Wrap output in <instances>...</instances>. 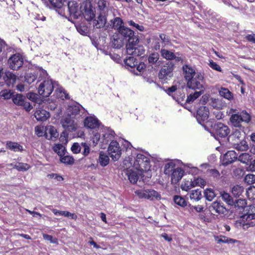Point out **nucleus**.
Listing matches in <instances>:
<instances>
[{"mask_svg":"<svg viewBox=\"0 0 255 255\" xmlns=\"http://www.w3.org/2000/svg\"><path fill=\"white\" fill-rule=\"evenodd\" d=\"M235 208V213L240 216V218L246 219V221L255 219V214H249L247 211L248 207L247 206V202L245 199H238L234 201L233 205Z\"/></svg>","mask_w":255,"mask_h":255,"instance_id":"obj_1","label":"nucleus"},{"mask_svg":"<svg viewBox=\"0 0 255 255\" xmlns=\"http://www.w3.org/2000/svg\"><path fill=\"white\" fill-rule=\"evenodd\" d=\"M251 120V116L245 110H243L240 113V114H234L233 115H231L230 118V122L232 126L242 128L243 129L244 127L242 126V123H245L248 124Z\"/></svg>","mask_w":255,"mask_h":255,"instance_id":"obj_2","label":"nucleus"},{"mask_svg":"<svg viewBox=\"0 0 255 255\" xmlns=\"http://www.w3.org/2000/svg\"><path fill=\"white\" fill-rule=\"evenodd\" d=\"M230 132L229 128L220 122L215 123L212 125L210 129L211 135L218 140H219L220 138L226 137Z\"/></svg>","mask_w":255,"mask_h":255,"instance_id":"obj_3","label":"nucleus"},{"mask_svg":"<svg viewBox=\"0 0 255 255\" xmlns=\"http://www.w3.org/2000/svg\"><path fill=\"white\" fill-rule=\"evenodd\" d=\"M133 166L136 170L143 172L148 171L151 167L149 158L142 154H137Z\"/></svg>","mask_w":255,"mask_h":255,"instance_id":"obj_4","label":"nucleus"},{"mask_svg":"<svg viewBox=\"0 0 255 255\" xmlns=\"http://www.w3.org/2000/svg\"><path fill=\"white\" fill-rule=\"evenodd\" d=\"M204 84L203 74L197 72L195 76L187 82V86L190 89L199 90V91H201V93H202L205 90Z\"/></svg>","mask_w":255,"mask_h":255,"instance_id":"obj_5","label":"nucleus"},{"mask_svg":"<svg viewBox=\"0 0 255 255\" xmlns=\"http://www.w3.org/2000/svg\"><path fill=\"white\" fill-rule=\"evenodd\" d=\"M175 64L172 61H168L164 64L158 73V77L163 81L166 82L173 76Z\"/></svg>","mask_w":255,"mask_h":255,"instance_id":"obj_6","label":"nucleus"},{"mask_svg":"<svg viewBox=\"0 0 255 255\" xmlns=\"http://www.w3.org/2000/svg\"><path fill=\"white\" fill-rule=\"evenodd\" d=\"M135 193L139 198H145L151 201L159 200L161 198L159 193L151 189L138 190Z\"/></svg>","mask_w":255,"mask_h":255,"instance_id":"obj_7","label":"nucleus"},{"mask_svg":"<svg viewBox=\"0 0 255 255\" xmlns=\"http://www.w3.org/2000/svg\"><path fill=\"white\" fill-rule=\"evenodd\" d=\"M118 34L121 36L124 40L128 41L127 44L132 43L134 41H139L138 36L134 35L133 31L125 26L121 29H119Z\"/></svg>","mask_w":255,"mask_h":255,"instance_id":"obj_8","label":"nucleus"},{"mask_svg":"<svg viewBox=\"0 0 255 255\" xmlns=\"http://www.w3.org/2000/svg\"><path fill=\"white\" fill-rule=\"evenodd\" d=\"M54 89V85L51 80H44L41 83L38 88V92L40 95L43 97H48Z\"/></svg>","mask_w":255,"mask_h":255,"instance_id":"obj_9","label":"nucleus"},{"mask_svg":"<svg viewBox=\"0 0 255 255\" xmlns=\"http://www.w3.org/2000/svg\"><path fill=\"white\" fill-rule=\"evenodd\" d=\"M109 155L114 161H118L122 154V149L117 141H112L108 148Z\"/></svg>","mask_w":255,"mask_h":255,"instance_id":"obj_10","label":"nucleus"},{"mask_svg":"<svg viewBox=\"0 0 255 255\" xmlns=\"http://www.w3.org/2000/svg\"><path fill=\"white\" fill-rule=\"evenodd\" d=\"M139 41H134L126 45L127 52L128 55L133 56H139L144 54L145 49L143 46L138 45Z\"/></svg>","mask_w":255,"mask_h":255,"instance_id":"obj_11","label":"nucleus"},{"mask_svg":"<svg viewBox=\"0 0 255 255\" xmlns=\"http://www.w3.org/2000/svg\"><path fill=\"white\" fill-rule=\"evenodd\" d=\"M94 9L95 8L91 4L87 2L83 3L81 5L82 16L87 21L93 20L95 17V10Z\"/></svg>","mask_w":255,"mask_h":255,"instance_id":"obj_12","label":"nucleus"},{"mask_svg":"<svg viewBox=\"0 0 255 255\" xmlns=\"http://www.w3.org/2000/svg\"><path fill=\"white\" fill-rule=\"evenodd\" d=\"M7 63L10 69L17 70L22 66L23 59L20 54H15L9 58Z\"/></svg>","mask_w":255,"mask_h":255,"instance_id":"obj_13","label":"nucleus"},{"mask_svg":"<svg viewBox=\"0 0 255 255\" xmlns=\"http://www.w3.org/2000/svg\"><path fill=\"white\" fill-rule=\"evenodd\" d=\"M12 101L14 104L23 107L26 111H30L32 109L29 102H27L26 97L21 94H14L12 97Z\"/></svg>","mask_w":255,"mask_h":255,"instance_id":"obj_14","label":"nucleus"},{"mask_svg":"<svg viewBox=\"0 0 255 255\" xmlns=\"http://www.w3.org/2000/svg\"><path fill=\"white\" fill-rule=\"evenodd\" d=\"M63 128L66 130L72 132L76 129V125L74 118L68 115L63 117L61 121Z\"/></svg>","mask_w":255,"mask_h":255,"instance_id":"obj_15","label":"nucleus"},{"mask_svg":"<svg viewBox=\"0 0 255 255\" xmlns=\"http://www.w3.org/2000/svg\"><path fill=\"white\" fill-rule=\"evenodd\" d=\"M68 8L70 16L74 18L78 19L82 16L81 6L79 8V5L75 1H70L68 3Z\"/></svg>","mask_w":255,"mask_h":255,"instance_id":"obj_16","label":"nucleus"},{"mask_svg":"<svg viewBox=\"0 0 255 255\" xmlns=\"http://www.w3.org/2000/svg\"><path fill=\"white\" fill-rule=\"evenodd\" d=\"M209 116V111L206 107H200L197 111L196 118L197 122L201 125L206 121Z\"/></svg>","mask_w":255,"mask_h":255,"instance_id":"obj_17","label":"nucleus"},{"mask_svg":"<svg viewBox=\"0 0 255 255\" xmlns=\"http://www.w3.org/2000/svg\"><path fill=\"white\" fill-rule=\"evenodd\" d=\"M160 54L164 59H165L169 61L175 60L176 62H179L182 60V58L179 56V54L178 53H174L173 52L165 49H162L160 50Z\"/></svg>","mask_w":255,"mask_h":255,"instance_id":"obj_18","label":"nucleus"},{"mask_svg":"<svg viewBox=\"0 0 255 255\" xmlns=\"http://www.w3.org/2000/svg\"><path fill=\"white\" fill-rule=\"evenodd\" d=\"M238 160V154L234 150L228 151L224 155L223 164L224 165L230 164Z\"/></svg>","mask_w":255,"mask_h":255,"instance_id":"obj_19","label":"nucleus"},{"mask_svg":"<svg viewBox=\"0 0 255 255\" xmlns=\"http://www.w3.org/2000/svg\"><path fill=\"white\" fill-rule=\"evenodd\" d=\"M106 23L107 17L106 15L101 13L97 17V19L94 18L93 20V26L95 28H101L105 27V29H107Z\"/></svg>","mask_w":255,"mask_h":255,"instance_id":"obj_20","label":"nucleus"},{"mask_svg":"<svg viewBox=\"0 0 255 255\" xmlns=\"http://www.w3.org/2000/svg\"><path fill=\"white\" fill-rule=\"evenodd\" d=\"M147 61L150 66H154L156 68L162 64V61L159 60V54L157 52L150 53L147 56Z\"/></svg>","mask_w":255,"mask_h":255,"instance_id":"obj_21","label":"nucleus"},{"mask_svg":"<svg viewBox=\"0 0 255 255\" xmlns=\"http://www.w3.org/2000/svg\"><path fill=\"white\" fill-rule=\"evenodd\" d=\"M110 24H107V28H112L115 30L119 31L124 26L123 20L120 17H116L110 20Z\"/></svg>","mask_w":255,"mask_h":255,"instance_id":"obj_22","label":"nucleus"},{"mask_svg":"<svg viewBox=\"0 0 255 255\" xmlns=\"http://www.w3.org/2000/svg\"><path fill=\"white\" fill-rule=\"evenodd\" d=\"M16 76L10 71H6L3 75V80L9 87H13L15 83Z\"/></svg>","mask_w":255,"mask_h":255,"instance_id":"obj_23","label":"nucleus"},{"mask_svg":"<svg viewBox=\"0 0 255 255\" xmlns=\"http://www.w3.org/2000/svg\"><path fill=\"white\" fill-rule=\"evenodd\" d=\"M209 208L211 211H214L219 214H224L227 211L223 203L220 201H214L211 204Z\"/></svg>","mask_w":255,"mask_h":255,"instance_id":"obj_24","label":"nucleus"},{"mask_svg":"<svg viewBox=\"0 0 255 255\" xmlns=\"http://www.w3.org/2000/svg\"><path fill=\"white\" fill-rule=\"evenodd\" d=\"M111 46L115 49L121 48L125 44L124 39L121 37L119 34H115L111 39Z\"/></svg>","mask_w":255,"mask_h":255,"instance_id":"obj_25","label":"nucleus"},{"mask_svg":"<svg viewBox=\"0 0 255 255\" xmlns=\"http://www.w3.org/2000/svg\"><path fill=\"white\" fill-rule=\"evenodd\" d=\"M184 171L180 167H177L171 173V180L173 184L177 183L183 177Z\"/></svg>","mask_w":255,"mask_h":255,"instance_id":"obj_26","label":"nucleus"},{"mask_svg":"<svg viewBox=\"0 0 255 255\" xmlns=\"http://www.w3.org/2000/svg\"><path fill=\"white\" fill-rule=\"evenodd\" d=\"M84 126L91 129L99 128V122L96 118L92 117H87L84 120Z\"/></svg>","mask_w":255,"mask_h":255,"instance_id":"obj_27","label":"nucleus"},{"mask_svg":"<svg viewBox=\"0 0 255 255\" xmlns=\"http://www.w3.org/2000/svg\"><path fill=\"white\" fill-rule=\"evenodd\" d=\"M80 108H83V107L78 103L69 105L67 109V115L74 118L79 114Z\"/></svg>","mask_w":255,"mask_h":255,"instance_id":"obj_28","label":"nucleus"},{"mask_svg":"<svg viewBox=\"0 0 255 255\" xmlns=\"http://www.w3.org/2000/svg\"><path fill=\"white\" fill-rule=\"evenodd\" d=\"M124 63L125 64V67L127 69H131L130 70L131 71L135 72V66L137 65L138 62L133 56H130L127 57L124 60Z\"/></svg>","mask_w":255,"mask_h":255,"instance_id":"obj_29","label":"nucleus"},{"mask_svg":"<svg viewBox=\"0 0 255 255\" xmlns=\"http://www.w3.org/2000/svg\"><path fill=\"white\" fill-rule=\"evenodd\" d=\"M231 144L234 148L239 151H246L249 148V146L246 140L242 139L239 141H231Z\"/></svg>","mask_w":255,"mask_h":255,"instance_id":"obj_30","label":"nucleus"},{"mask_svg":"<svg viewBox=\"0 0 255 255\" xmlns=\"http://www.w3.org/2000/svg\"><path fill=\"white\" fill-rule=\"evenodd\" d=\"M182 69L185 74L184 77L187 80V82L194 78L195 74H196L197 72H195V70L188 65H184Z\"/></svg>","mask_w":255,"mask_h":255,"instance_id":"obj_31","label":"nucleus"},{"mask_svg":"<svg viewBox=\"0 0 255 255\" xmlns=\"http://www.w3.org/2000/svg\"><path fill=\"white\" fill-rule=\"evenodd\" d=\"M126 175L128 176L129 181L135 184L139 178L140 175L136 171L132 170H127L125 171Z\"/></svg>","mask_w":255,"mask_h":255,"instance_id":"obj_32","label":"nucleus"},{"mask_svg":"<svg viewBox=\"0 0 255 255\" xmlns=\"http://www.w3.org/2000/svg\"><path fill=\"white\" fill-rule=\"evenodd\" d=\"M114 133H115L114 131H111L108 133H106L105 134H103L101 141V142L103 143V144L101 145L102 148H106L105 146H104V144L107 145L109 143V142H111L112 141H115L114 140Z\"/></svg>","mask_w":255,"mask_h":255,"instance_id":"obj_33","label":"nucleus"},{"mask_svg":"<svg viewBox=\"0 0 255 255\" xmlns=\"http://www.w3.org/2000/svg\"><path fill=\"white\" fill-rule=\"evenodd\" d=\"M184 87L182 86L180 88V93H178V94H174L172 95L173 98L176 100L179 104L181 105L185 104L184 102L185 101V93L183 91Z\"/></svg>","mask_w":255,"mask_h":255,"instance_id":"obj_34","label":"nucleus"},{"mask_svg":"<svg viewBox=\"0 0 255 255\" xmlns=\"http://www.w3.org/2000/svg\"><path fill=\"white\" fill-rule=\"evenodd\" d=\"M253 159L252 156L251 154L248 153L244 152L241 153L238 157V160L241 162L248 165L251 162V161Z\"/></svg>","mask_w":255,"mask_h":255,"instance_id":"obj_35","label":"nucleus"},{"mask_svg":"<svg viewBox=\"0 0 255 255\" xmlns=\"http://www.w3.org/2000/svg\"><path fill=\"white\" fill-rule=\"evenodd\" d=\"M242 132L240 130L236 129L231 135H229V136L227 138V139L230 143H231V141H233L237 142L238 140H241L240 138L242 136Z\"/></svg>","mask_w":255,"mask_h":255,"instance_id":"obj_36","label":"nucleus"},{"mask_svg":"<svg viewBox=\"0 0 255 255\" xmlns=\"http://www.w3.org/2000/svg\"><path fill=\"white\" fill-rule=\"evenodd\" d=\"M52 211L55 215L64 216L67 217H70L72 219H75L77 218L76 215L74 214L71 213L68 211H59L56 209H52Z\"/></svg>","mask_w":255,"mask_h":255,"instance_id":"obj_37","label":"nucleus"},{"mask_svg":"<svg viewBox=\"0 0 255 255\" xmlns=\"http://www.w3.org/2000/svg\"><path fill=\"white\" fill-rule=\"evenodd\" d=\"M66 0H48L49 3L50 4V7L57 10L58 9H61Z\"/></svg>","mask_w":255,"mask_h":255,"instance_id":"obj_38","label":"nucleus"},{"mask_svg":"<svg viewBox=\"0 0 255 255\" xmlns=\"http://www.w3.org/2000/svg\"><path fill=\"white\" fill-rule=\"evenodd\" d=\"M35 117L38 121H44L49 118V113L45 110L37 111L35 113Z\"/></svg>","mask_w":255,"mask_h":255,"instance_id":"obj_39","label":"nucleus"},{"mask_svg":"<svg viewBox=\"0 0 255 255\" xmlns=\"http://www.w3.org/2000/svg\"><path fill=\"white\" fill-rule=\"evenodd\" d=\"M222 199L229 205L233 206L234 204V201L232 197L228 193L225 191L220 193Z\"/></svg>","mask_w":255,"mask_h":255,"instance_id":"obj_40","label":"nucleus"},{"mask_svg":"<svg viewBox=\"0 0 255 255\" xmlns=\"http://www.w3.org/2000/svg\"><path fill=\"white\" fill-rule=\"evenodd\" d=\"M109 157L106 153L103 151L100 152L99 157V162L102 166H106L109 164Z\"/></svg>","mask_w":255,"mask_h":255,"instance_id":"obj_41","label":"nucleus"},{"mask_svg":"<svg viewBox=\"0 0 255 255\" xmlns=\"http://www.w3.org/2000/svg\"><path fill=\"white\" fill-rule=\"evenodd\" d=\"M53 149L59 156H62L66 154V149L64 146L62 144H56L53 147Z\"/></svg>","mask_w":255,"mask_h":255,"instance_id":"obj_42","label":"nucleus"},{"mask_svg":"<svg viewBox=\"0 0 255 255\" xmlns=\"http://www.w3.org/2000/svg\"><path fill=\"white\" fill-rule=\"evenodd\" d=\"M174 203L182 207H185L188 205V202L182 197L175 195L173 197Z\"/></svg>","mask_w":255,"mask_h":255,"instance_id":"obj_43","label":"nucleus"},{"mask_svg":"<svg viewBox=\"0 0 255 255\" xmlns=\"http://www.w3.org/2000/svg\"><path fill=\"white\" fill-rule=\"evenodd\" d=\"M10 165L13 166V168L16 169L19 171H26L30 168V166L29 164L22 162H18L15 165L11 163Z\"/></svg>","mask_w":255,"mask_h":255,"instance_id":"obj_44","label":"nucleus"},{"mask_svg":"<svg viewBox=\"0 0 255 255\" xmlns=\"http://www.w3.org/2000/svg\"><path fill=\"white\" fill-rule=\"evenodd\" d=\"M175 164L174 161H171L166 164L164 166V172L166 175H170L171 173L176 169Z\"/></svg>","mask_w":255,"mask_h":255,"instance_id":"obj_45","label":"nucleus"},{"mask_svg":"<svg viewBox=\"0 0 255 255\" xmlns=\"http://www.w3.org/2000/svg\"><path fill=\"white\" fill-rule=\"evenodd\" d=\"M244 188L243 186L239 185L234 186L232 189V193L235 197H239L244 192Z\"/></svg>","mask_w":255,"mask_h":255,"instance_id":"obj_46","label":"nucleus"},{"mask_svg":"<svg viewBox=\"0 0 255 255\" xmlns=\"http://www.w3.org/2000/svg\"><path fill=\"white\" fill-rule=\"evenodd\" d=\"M6 147L14 151H20L22 149V146L16 142L12 141H7L6 142Z\"/></svg>","mask_w":255,"mask_h":255,"instance_id":"obj_47","label":"nucleus"},{"mask_svg":"<svg viewBox=\"0 0 255 255\" xmlns=\"http://www.w3.org/2000/svg\"><path fill=\"white\" fill-rule=\"evenodd\" d=\"M219 94L220 96L229 100L233 98L232 93L227 88H221L219 90Z\"/></svg>","mask_w":255,"mask_h":255,"instance_id":"obj_48","label":"nucleus"},{"mask_svg":"<svg viewBox=\"0 0 255 255\" xmlns=\"http://www.w3.org/2000/svg\"><path fill=\"white\" fill-rule=\"evenodd\" d=\"M14 93L10 90H3L0 92V97L4 100L12 99Z\"/></svg>","mask_w":255,"mask_h":255,"instance_id":"obj_49","label":"nucleus"},{"mask_svg":"<svg viewBox=\"0 0 255 255\" xmlns=\"http://www.w3.org/2000/svg\"><path fill=\"white\" fill-rule=\"evenodd\" d=\"M210 105L214 109H220L222 108V101L219 99L213 98H210L209 100Z\"/></svg>","mask_w":255,"mask_h":255,"instance_id":"obj_50","label":"nucleus"},{"mask_svg":"<svg viewBox=\"0 0 255 255\" xmlns=\"http://www.w3.org/2000/svg\"><path fill=\"white\" fill-rule=\"evenodd\" d=\"M60 161L61 162L67 165H72L74 162V159L72 156L66 155L65 154L60 157Z\"/></svg>","mask_w":255,"mask_h":255,"instance_id":"obj_51","label":"nucleus"},{"mask_svg":"<svg viewBox=\"0 0 255 255\" xmlns=\"http://www.w3.org/2000/svg\"><path fill=\"white\" fill-rule=\"evenodd\" d=\"M202 93L201 91H196L193 94L191 93L187 96L184 104L190 103L193 102L195 100L198 98Z\"/></svg>","mask_w":255,"mask_h":255,"instance_id":"obj_52","label":"nucleus"},{"mask_svg":"<svg viewBox=\"0 0 255 255\" xmlns=\"http://www.w3.org/2000/svg\"><path fill=\"white\" fill-rule=\"evenodd\" d=\"M204 193L206 199L209 201H211L216 197L214 190L211 188H207Z\"/></svg>","mask_w":255,"mask_h":255,"instance_id":"obj_53","label":"nucleus"},{"mask_svg":"<svg viewBox=\"0 0 255 255\" xmlns=\"http://www.w3.org/2000/svg\"><path fill=\"white\" fill-rule=\"evenodd\" d=\"M180 88H180L179 85L177 86L175 85L168 88L166 90V92L167 94L172 96L174 94H178V93H180Z\"/></svg>","mask_w":255,"mask_h":255,"instance_id":"obj_54","label":"nucleus"},{"mask_svg":"<svg viewBox=\"0 0 255 255\" xmlns=\"http://www.w3.org/2000/svg\"><path fill=\"white\" fill-rule=\"evenodd\" d=\"M190 197L191 199H194L196 201L200 200L202 197L201 190L198 189L193 190L190 193Z\"/></svg>","mask_w":255,"mask_h":255,"instance_id":"obj_55","label":"nucleus"},{"mask_svg":"<svg viewBox=\"0 0 255 255\" xmlns=\"http://www.w3.org/2000/svg\"><path fill=\"white\" fill-rule=\"evenodd\" d=\"M193 183L194 187L196 186H199L200 187H204L206 185V181L203 178H194V180L193 181Z\"/></svg>","mask_w":255,"mask_h":255,"instance_id":"obj_56","label":"nucleus"},{"mask_svg":"<svg viewBox=\"0 0 255 255\" xmlns=\"http://www.w3.org/2000/svg\"><path fill=\"white\" fill-rule=\"evenodd\" d=\"M207 173L210 176H212L214 178L218 179L220 178V174L219 172L216 169H208Z\"/></svg>","mask_w":255,"mask_h":255,"instance_id":"obj_57","label":"nucleus"},{"mask_svg":"<svg viewBox=\"0 0 255 255\" xmlns=\"http://www.w3.org/2000/svg\"><path fill=\"white\" fill-rule=\"evenodd\" d=\"M245 181L248 184H253L255 183V175L248 174L245 177Z\"/></svg>","mask_w":255,"mask_h":255,"instance_id":"obj_58","label":"nucleus"},{"mask_svg":"<svg viewBox=\"0 0 255 255\" xmlns=\"http://www.w3.org/2000/svg\"><path fill=\"white\" fill-rule=\"evenodd\" d=\"M194 187L193 181L191 180L190 181H188L184 184L182 185L181 188L183 190L188 191Z\"/></svg>","mask_w":255,"mask_h":255,"instance_id":"obj_59","label":"nucleus"},{"mask_svg":"<svg viewBox=\"0 0 255 255\" xmlns=\"http://www.w3.org/2000/svg\"><path fill=\"white\" fill-rule=\"evenodd\" d=\"M145 68V65L144 63H140L139 64L137 63V65L135 66L136 70L137 71L136 72H134L136 75H139L140 74L141 72H143Z\"/></svg>","mask_w":255,"mask_h":255,"instance_id":"obj_60","label":"nucleus"},{"mask_svg":"<svg viewBox=\"0 0 255 255\" xmlns=\"http://www.w3.org/2000/svg\"><path fill=\"white\" fill-rule=\"evenodd\" d=\"M98 5L99 9L103 11L107 7V1L106 0H99L98 2Z\"/></svg>","mask_w":255,"mask_h":255,"instance_id":"obj_61","label":"nucleus"},{"mask_svg":"<svg viewBox=\"0 0 255 255\" xmlns=\"http://www.w3.org/2000/svg\"><path fill=\"white\" fill-rule=\"evenodd\" d=\"M128 23L129 26L135 27L137 29L139 30L140 31H142L144 30V27L142 25H140L137 23H135L132 20L128 21Z\"/></svg>","mask_w":255,"mask_h":255,"instance_id":"obj_62","label":"nucleus"},{"mask_svg":"<svg viewBox=\"0 0 255 255\" xmlns=\"http://www.w3.org/2000/svg\"><path fill=\"white\" fill-rule=\"evenodd\" d=\"M71 149L74 153H78L80 152L81 147L78 143L76 142L73 143Z\"/></svg>","mask_w":255,"mask_h":255,"instance_id":"obj_63","label":"nucleus"},{"mask_svg":"<svg viewBox=\"0 0 255 255\" xmlns=\"http://www.w3.org/2000/svg\"><path fill=\"white\" fill-rule=\"evenodd\" d=\"M35 76L31 74H27L25 76V80L28 84L32 83L35 80Z\"/></svg>","mask_w":255,"mask_h":255,"instance_id":"obj_64","label":"nucleus"}]
</instances>
